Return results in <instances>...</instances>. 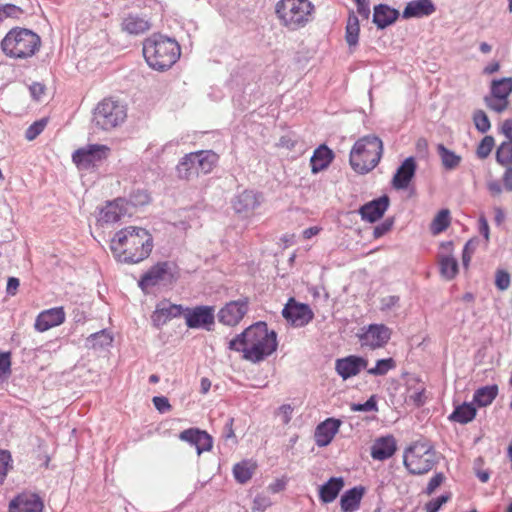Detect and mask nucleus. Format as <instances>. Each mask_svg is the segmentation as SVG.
I'll use <instances>...</instances> for the list:
<instances>
[{"instance_id":"7ed1b4c3","label":"nucleus","mask_w":512,"mask_h":512,"mask_svg":"<svg viewBox=\"0 0 512 512\" xmlns=\"http://www.w3.org/2000/svg\"><path fill=\"white\" fill-rule=\"evenodd\" d=\"M143 55L152 69L165 71L171 68L179 59L181 49L175 39L160 33H154L144 41Z\"/></svg>"},{"instance_id":"774afa93","label":"nucleus","mask_w":512,"mask_h":512,"mask_svg":"<svg viewBox=\"0 0 512 512\" xmlns=\"http://www.w3.org/2000/svg\"><path fill=\"white\" fill-rule=\"evenodd\" d=\"M501 132L505 135L508 141L512 142V119H506L503 122Z\"/></svg>"},{"instance_id":"6ab92c4d","label":"nucleus","mask_w":512,"mask_h":512,"mask_svg":"<svg viewBox=\"0 0 512 512\" xmlns=\"http://www.w3.org/2000/svg\"><path fill=\"white\" fill-rule=\"evenodd\" d=\"M184 311L185 307L182 305L163 301L156 306V309L151 316V320L153 325L159 328L171 319L184 315Z\"/></svg>"},{"instance_id":"09e8293b","label":"nucleus","mask_w":512,"mask_h":512,"mask_svg":"<svg viewBox=\"0 0 512 512\" xmlns=\"http://www.w3.org/2000/svg\"><path fill=\"white\" fill-rule=\"evenodd\" d=\"M48 120L46 118H42L40 120L35 121L31 124L25 132V137L27 140H34L38 135H40L44 128L47 125Z\"/></svg>"},{"instance_id":"f03ea898","label":"nucleus","mask_w":512,"mask_h":512,"mask_svg":"<svg viewBox=\"0 0 512 512\" xmlns=\"http://www.w3.org/2000/svg\"><path fill=\"white\" fill-rule=\"evenodd\" d=\"M153 246V237L149 231L137 226L122 228L114 234L110 242L114 258L125 264H137L147 259Z\"/></svg>"},{"instance_id":"4d7b16f0","label":"nucleus","mask_w":512,"mask_h":512,"mask_svg":"<svg viewBox=\"0 0 512 512\" xmlns=\"http://www.w3.org/2000/svg\"><path fill=\"white\" fill-rule=\"evenodd\" d=\"M12 457L8 450H0V478L3 480L11 466Z\"/></svg>"},{"instance_id":"69168bd1","label":"nucleus","mask_w":512,"mask_h":512,"mask_svg":"<svg viewBox=\"0 0 512 512\" xmlns=\"http://www.w3.org/2000/svg\"><path fill=\"white\" fill-rule=\"evenodd\" d=\"M45 85L40 82H34L29 86L31 96L35 100H40L45 93Z\"/></svg>"},{"instance_id":"a211bd4d","label":"nucleus","mask_w":512,"mask_h":512,"mask_svg":"<svg viewBox=\"0 0 512 512\" xmlns=\"http://www.w3.org/2000/svg\"><path fill=\"white\" fill-rule=\"evenodd\" d=\"M43 502L34 493H21L9 503V512H42Z\"/></svg>"},{"instance_id":"f8f14e48","label":"nucleus","mask_w":512,"mask_h":512,"mask_svg":"<svg viewBox=\"0 0 512 512\" xmlns=\"http://www.w3.org/2000/svg\"><path fill=\"white\" fill-rule=\"evenodd\" d=\"M357 336L362 347L374 350L387 344L391 337V330L384 324H370L363 327Z\"/></svg>"},{"instance_id":"e433bc0d","label":"nucleus","mask_w":512,"mask_h":512,"mask_svg":"<svg viewBox=\"0 0 512 512\" xmlns=\"http://www.w3.org/2000/svg\"><path fill=\"white\" fill-rule=\"evenodd\" d=\"M359 32V19L354 12H351L347 19L345 31V40L350 47L356 46L358 44Z\"/></svg>"},{"instance_id":"79ce46f5","label":"nucleus","mask_w":512,"mask_h":512,"mask_svg":"<svg viewBox=\"0 0 512 512\" xmlns=\"http://www.w3.org/2000/svg\"><path fill=\"white\" fill-rule=\"evenodd\" d=\"M450 224V212L447 209H442L438 212L431 224V231L433 234H439L445 231Z\"/></svg>"},{"instance_id":"4be33fe9","label":"nucleus","mask_w":512,"mask_h":512,"mask_svg":"<svg viewBox=\"0 0 512 512\" xmlns=\"http://www.w3.org/2000/svg\"><path fill=\"white\" fill-rule=\"evenodd\" d=\"M416 161L414 157L406 158L401 165L397 168L393 176L392 185L398 190L406 189L416 172Z\"/></svg>"},{"instance_id":"338daca9","label":"nucleus","mask_w":512,"mask_h":512,"mask_svg":"<svg viewBox=\"0 0 512 512\" xmlns=\"http://www.w3.org/2000/svg\"><path fill=\"white\" fill-rule=\"evenodd\" d=\"M357 6V13L363 18L368 19L370 15V8L367 0H354Z\"/></svg>"},{"instance_id":"4c0bfd02","label":"nucleus","mask_w":512,"mask_h":512,"mask_svg":"<svg viewBox=\"0 0 512 512\" xmlns=\"http://www.w3.org/2000/svg\"><path fill=\"white\" fill-rule=\"evenodd\" d=\"M176 169H177L178 177L181 179L188 180L194 176H198L194 158H193V152L186 154L180 160Z\"/></svg>"},{"instance_id":"6e6552de","label":"nucleus","mask_w":512,"mask_h":512,"mask_svg":"<svg viewBox=\"0 0 512 512\" xmlns=\"http://www.w3.org/2000/svg\"><path fill=\"white\" fill-rule=\"evenodd\" d=\"M126 117L127 110L123 103L113 98H105L94 109L93 123L108 131L122 124Z\"/></svg>"},{"instance_id":"f257e3e1","label":"nucleus","mask_w":512,"mask_h":512,"mask_svg":"<svg viewBox=\"0 0 512 512\" xmlns=\"http://www.w3.org/2000/svg\"><path fill=\"white\" fill-rule=\"evenodd\" d=\"M278 347L277 333L265 322H256L229 341L228 348L242 352V358L259 363L272 355Z\"/></svg>"},{"instance_id":"13d9d810","label":"nucleus","mask_w":512,"mask_h":512,"mask_svg":"<svg viewBox=\"0 0 512 512\" xmlns=\"http://www.w3.org/2000/svg\"><path fill=\"white\" fill-rule=\"evenodd\" d=\"M394 224L393 218H387L383 222H381L379 225L374 227L373 230V236L374 238L378 239L382 236H384L386 233H388Z\"/></svg>"},{"instance_id":"f704fd0d","label":"nucleus","mask_w":512,"mask_h":512,"mask_svg":"<svg viewBox=\"0 0 512 512\" xmlns=\"http://www.w3.org/2000/svg\"><path fill=\"white\" fill-rule=\"evenodd\" d=\"M512 93V77H504L501 79H493L490 86V94L496 98L509 99Z\"/></svg>"},{"instance_id":"b1692460","label":"nucleus","mask_w":512,"mask_h":512,"mask_svg":"<svg viewBox=\"0 0 512 512\" xmlns=\"http://www.w3.org/2000/svg\"><path fill=\"white\" fill-rule=\"evenodd\" d=\"M435 11L436 7L432 0H412L404 8L402 17L404 19L422 18L432 15Z\"/></svg>"},{"instance_id":"9d476101","label":"nucleus","mask_w":512,"mask_h":512,"mask_svg":"<svg viewBox=\"0 0 512 512\" xmlns=\"http://www.w3.org/2000/svg\"><path fill=\"white\" fill-rule=\"evenodd\" d=\"M110 152V148L102 144H89L85 147L77 149L72 154L73 162L81 168L89 169L98 162L106 159Z\"/></svg>"},{"instance_id":"de8ad7c7","label":"nucleus","mask_w":512,"mask_h":512,"mask_svg":"<svg viewBox=\"0 0 512 512\" xmlns=\"http://www.w3.org/2000/svg\"><path fill=\"white\" fill-rule=\"evenodd\" d=\"M23 14V10L14 4L0 5V23L6 18H19Z\"/></svg>"},{"instance_id":"ea45409f","label":"nucleus","mask_w":512,"mask_h":512,"mask_svg":"<svg viewBox=\"0 0 512 512\" xmlns=\"http://www.w3.org/2000/svg\"><path fill=\"white\" fill-rule=\"evenodd\" d=\"M113 341L112 336L106 331L101 330L99 332L91 334L86 340V346L88 348H104L110 346Z\"/></svg>"},{"instance_id":"412c9836","label":"nucleus","mask_w":512,"mask_h":512,"mask_svg":"<svg viewBox=\"0 0 512 512\" xmlns=\"http://www.w3.org/2000/svg\"><path fill=\"white\" fill-rule=\"evenodd\" d=\"M261 204V195L252 190H244L238 194L233 201V208L236 213L247 216Z\"/></svg>"},{"instance_id":"39448f33","label":"nucleus","mask_w":512,"mask_h":512,"mask_svg":"<svg viewBox=\"0 0 512 512\" xmlns=\"http://www.w3.org/2000/svg\"><path fill=\"white\" fill-rule=\"evenodd\" d=\"M41 38L32 30L16 27L11 29L1 41L4 54L14 59L32 57L40 48Z\"/></svg>"},{"instance_id":"473e14b6","label":"nucleus","mask_w":512,"mask_h":512,"mask_svg":"<svg viewBox=\"0 0 512 512\" xmlns=\"http://www.w3.org/2000/svg\"><path fill=\"white\" fill-rule=\"evenodd\" d=\"M150 23L138 15H128L122 22V29L129 34L138 35L149 30Z\"/></svg>"},{"instance_id":"bb28decb","label":"nucleus","mask_w":512,"mask_h":512,"mask_svg":"<svg viewBox=\"0 0 512 512\" xmlns=\"http://www.w3.org/2000/svg\"><path fill=\"white\" fill-rule=\"evenodd\" d=\"M399 17V11L386 4L374 7L373 22L379 29H384L393 24Z\"/></svg>"},{"instance_id":"393cba45","label":"nucleus","mask_w":512,"mask_h":512,"mask_svg":"<svg viewBox=\"0 0 512 512\" xmlns=\"http://www.w3.org/2000/svg\"><path fill=\"white\" fill-rule=\"evenodd\" d=\"M396 451V441L393 436H383L377 438L371 447V457L375 460L383 461L394 455Z\"/></svg>"},{"instance_id":"7c9ffc66","label":"nucleus","mask_w":512,"mask_h":512,"mask_svg":"<svg viewBox=\"0 0 512 512\" xmlns=\"http://www.w3.org/2000/svg\"><path fill=\"white\" fill-rule=\"evenodd\" d=\"M197 174H208L218 161V155L210 150L193 152Z\"/></svg>"},{"instance_id":"58836bf2","label":"nucleus","mask_w":512,"mask_h":512,"mask_svg":"<svg viewBox=\"0 0 512 512\" xmlns=\"http://www.w3.org/2000/svg\"><path fill=\"white\" fill-rule=\"evenodd\" d=\"M254 469V466L249 461L236 463L233 467L235 480L240 484H245L252 478Z\"/></svg>"},{"instance_id":"f3484780","label":"nucleus","mask_w":512,"mask_h":512,"mask_svg":"<svg viewBox=\"0 0 512 512\" xmlns=\"http://www.w3.org/2000/svg\"><path fill=\"white\" fill-rule=\"evenodd\" d=\"M368 361L360 356L350 355L336 360L335 370L344 379L356 376L367 367Z\"/></svg>"},{"instance_id":"864d4df0","label":"nucleus","mask_w":512,"mask_h":512,"mask_svg":"<svg viewBox=\"0 0 512 512\" xmlns=\"http://www.w3.org/2000/svg\"><path fill=\"white\" fill-rule=\"evenodd\" d=\"M450 499L449 494L440 495L425 504L426 512H438L441 507Z\"/></svg>"},{"instance_id":"5701e85b","label":"nucleus","mask_w":512,"mask_h":512,"mask_svg":"<svg viewBox=\"0 0 512 512\" xmlns=\"http://www.w3.org/2000/svg\"><path fill=\"white\" fill-rule=\"evenodd\" d=\"M341 421L335 418H328L317 425L315 429V442L318 447H325L331 443L334 436L338 432Z\"/></svg>"},{"instance_id":"20e7f679","label":"nucleus","mask_w":512,"mask_h":512,"mask_svg":"<svg viewBox=\"0 0 512 512\" xmlns=\"http://www.w3.org/2000/svg\"><path fill=\"white\" fill-rule=\"evenodd\" d=\"M383 153V143L375 135H367L355 142L349 162L352 169L359 174H366L379 163Z\"/></svg>"},{"instance_id":"3c124183","label":"nucleus","mask_w":512,"mask_h":512,"mask_svg":"<svg viewBox=\"0 0 512 512\" xmlns=\"http://www.w3.org/2000/svg\"><path fill=\"white\" fill-rule=\"evenodd\" d=\"M510 283V274L506 270L498 269L495 273V285L497 289L505 291L509 288Z\"/></svg>"},{"instance_id":"72a5a7b5","label":"nucleus","mask_w":512,"mask_h":512,"mask_svg":"<svg viewBox=\"0 0 512 512\" xmlns=\"http://www.w3.org/2000/svg\"><path fill=\"white\" fill-rule=\"evenodd\" d=\"M498 394L497 385H487L478 388L473 395V402L479 407H486L490 405Z\"/></svg>"},{"instance_id":"49530a36","label":"nucleus","mask_w":512,"mask_h":512,"mask_svg":"<svg viewBox=\"0 0 512 512\" xmlns=\"http://www.w3.org/2000/svg\"><path fill=\"white\" fill-rule=\"evenodd\" d=\"M473 122L476 129L481 133H486L491 127L490 120L483 110H476L473 113Z\"/></svg>"},{"instance_id":"9b49d317","label":"nucleus","mask_w":512,"mask_h":512,"mask_svg":"<svg viewBox=\"0 0 512 512\" xmlns=\"http://www.w3.org/2000/svg\"><path fill=\"white\" fill-rule=\"evenodd\" d=\"M249 311V298L242 297L226 303L217 313L218 321L223 325H238Z\"/></svg>"},{"instance_id":"c85d7f7f","label":"nucleus","mask_w":512,"mask_h":512,"mask_svg":"<svg viewBox=\"0 0 512 512\" xmlns=\"http://www.w3.org/2000/svg\"><path fill=\"white\" fill-rule=\"evenodd\" d=\"M334 158L333 151L326 145H320L310 159L311 171L316 174L326 169Z\"/></svg>"},{"instance_id":"4468645a","label":"nucleus","mask_w":512,"mask_h":512,"mask_svg":"<svg viewBox=\"0 0 512 512\" xmlns=\"http://www.w3.org/2000/svg\"><path fill=\"white\" fill-rule=\"evenodd\" d=\"M126 215H131L128 201L124 198H117L112 202H108L100 210L98 221L101 224H113Z\"/></svg>"},{"instance_id":"603ef678","label":"nucleus","mask_w":512,"mask_h":512,"mask_svg":"<svg viewBox=\"0 0 512 512\" xmlns=\"http://www.w3.org/2000/svg\"><path fill=\"white\" fill-rule=\"evenodd\" d=\"M351 410L355 412L377 411V401L375 396H371L365 403H353Z\"/></svg>"},{"instance_id":"ddd939ff","label":"nucleus","mask_w":512,"mask_h":512,"mask_svg":"<svg viewBox=\"0 0 512 512\" xmlns=\"http://www.w3.org/2000/svg\"><path fill=\"white\" fill-rule=\"evenodd\" d=\"M283 317L295 327H303L313 319L309 305L298 303L290 298L282 310Z\"/></svg>"},{"instance_id":"c756f323","label":"nucleus","mask_w":512,"mask_h":512,"mask_svg":"<svg viewBox=\"0 0 512 512\" xmlns=\"http://www.w3.org/2000/svg\"><path fill=\"white\" fill-rule=\"evenodd\" d=\"M344 487L342 477H331L319 488V498L323 503L333 502Z\"/></svg>"},{"instance_id":"bf43d9fd","label":"nucleus","mask_w":512,"mask_h":512,"mask_svg":"<svg viewBox=\"0 0 512 512\" xmlns=\"http://www.w3.org/2000/svg\"><path fill=\"white\" fill-rule=\"evenodd\" d=\"M150 197L149 195L144 191H137L131 194L130 199L127 200L129 203V208L131 206L135 207L138 205H145L149 202Z\"/></svg>"},{"instance_id":"052dcab7","label":"nucleus","mask_w":512,"mask_h":512,"mask_svg":"<svg viewBox=\"0 0 512 512\" xmlns=\"http://www.w3.org/2000/svg\"><path fill=\"white\" fill-rule=\"evenodd\" d=\"M400 301L399 296L389 295L383 297L380 301V310L381 311H389L392 308L396 307Z\"/></svg>"},{"instance_id":"0e129e2a","label":"nucleus","mask_w":512,"mask_h":512,"mask_svg":"<svg viewBox=\"0 0 512 512\" xmlns=\"http://www.w3.org/2000/svg\"><path fill=\"white\" fill-rule=\"evenodd\" d=\"M271 505V501L268 497L263 495H257L253 501V509L258 511H264Z\"/></svg>"},{"instance_id":"a878e982","label":"nucleus","mask_w":512,"mask_h":512,"mask_svg":"<svg viewBox=\"0 0 512 512\" xmlns=\"http://www.w3.org/2000/svg\"><path fill=\"white\" fill-rule=\"evenodd\" d=\"M168 267L169 265L167 262H159L151 267L139 280V286L141 289L145 290L149 287H153L160 281L164 280L168 273Z\"/></svg>"},{"instance_id":"37998d69","label":"nucleus","mask_w":512,"mask_h":512,"mask_svg":"<svg viewBox=\"0 0 512 512\" xmlns=\"http://www.w3.org/2000/svg\"><path fill=\"white\" fill-rule=\"evenodd\" d=\"M496 161L505 166L512 163V142L505 141L497 148Z\"/></svg>"},{"instance_id":"aec40b11","label":"nucleus","mask_w":512,"mask_h":512,"mask_svg":"<svg viewBox=\"0 0 512 512\" xmlns=\"http://www.w3.org/2000/svg\"><path fill=\"white\" fill-rule=\"evenodd\" d=\"M65 321V312L63 307H54L42 311L36 318L35 329L39 332H45L53 327L59 326Z\"/></svg>"},{"instance_id":"680f3d73","label":"nucleus","mask_w":512,"mask_h":512,"mask_svg":"<svg viewBox=\"0 0 512 512\" xmlns=\"http://www.w3.org/2000/svg\"><path fill=\"white\" fill-rule=\"evenodd\" d=\"M152 402H153L155 408L160 413H166V412L170 411V409H171L169 400L165 396H154L152 399Z\"/></svg>"},{"instance_id":"c9c22d12","label":"nucleus","mask_w":512,"mask_h":512,"mask_svg":"<svg viewBox=\"0 0 512 512\" xmlns=\"http://www.w3.org/2000/svg\"><path fill=\"white\" fill-rule=\"evenodd\" d=\"M440 274L446 280H452L458 273V262L450 255L439 256Z\"/></svg>"},{"instance_id":"2f4dec72","label":"nucleus","mask_w":512,"mask_h":512,"mask_svg":"<svg viewBox=\"0 0 512 512\" xmlns=\"http://www.w3.org/2000/svg\"><path fill=\"white\" fill-rule=\"evenodd\" d=\"M476 416V408L473 403H463L457 405L453 412L448 416V420L460 424H467L471 422Z\"/></svg>"},{"instance_id":"423d86ee","label":"nucleus","mask_w":512,"mask_h":512,"mask_svg":"<svg viewBox=\"0 0 512 512\" xmlns=\"http://www.w3.org/2000/svg\"><path fill=\"white\" fill-rule=\"evenodd\" d=\"M313 8L309 0H280L276 14L286 27L296 30L309 21Z\"/></svg>"},{"instance_id":"c03bdc74","label":"nucleus","mask_w":512,"mask_h":512,"mask_svg":"<svg viewBox=\"0 0 512 512\" xmlns=\"http://www.w3.org/2000/svg\"><path fill=\"white\" fill-rule=\"evenodd\" d=\"M485 105L496 113L504 112L509 106V99L496 98L494 95L489 94L484 97Z\"/></svg>"},{"instance_id":"dca6fc26","label":"nucleus","mask_w":512,"mask_h":512,"mask_svg":"<svg viewBox=\"0 0 512 512\" xmlns=\"http://www.w3.org/2000/svg\"><path fill=\"white\" fill-rule=\"evenodd\" d=\"M179 439L189 443L196 448L197 454L210 451L213 446L212 437L198 428H189L179 434Z\"/></svg>"},{"instance_id":"8fccbe9b","label":"nucleus","mask_w":512,"mask_h":512,"mask_svg":"<svg viewBox=\"0 0 512 512\" xmlns=\"http://www.w3.org/2000/svg\"><path fill=\"white\" fill-rule=\"evenodd\" d=\"M494 138L492 136H485L481 142L479 143L477 147V156L480 159H485L489 156L491 153L493 147H494Z\"/></svg>"},{"instance_id":"a18cd8bd","label":"nucleus","mask_w":512,"mask_h":512,"mask_svg":"<svg viewBox=\"0 0 512 512\" xmlns=\"http://www.w3.org/2000/svg\"><path fill=\"white\" fill-rule=\"evenodd\" d=\"M395 367V361L392 358L377 360L376 365L368 370V373L374 376H383L389 370Z\"/></svg>"},{"instance_id":"e2e57ef3","label":"nucleus","mask_w":512,"mask_h":512,"mask_svg":"<svg viewBox=\"0 0 512 512\" xmlns=\"http://www.w3.org/2000/svg\"><path fill=\"white\" fill-rule=\"evenodd\" d=\"M444 475L442 473L435 474L427 484L426 494L431 495L443 482Z\"/></svg>"},{"instance_id":"0eeeda50","label":"nucleus","mask_w":512,"mask_h":512,"mask_svg":"<svg viewBox=\"0 0 512 512\" xmlns=\"http://www.w3.org/2000/svg\"><path fill=\"white\" fill-rule=\"evenodd\" d=\"M403 463L411 474H425L436 464V452L427 442H415L405 450Z\"/></svg>"},{"instance_id":"6e6d98bb","label":"nucleus","mask_w":512,"mask_h":512,"mask_svg":"<svg viewBox=\"0 0 512 512\" xmlns=\"http://www.w3.org/2000/svg\"><path fill=\"white\" fill-rule=\"evenodd\" d=\"M11 372V357L9 352L0 353V381L5 379Z\"/></svg>"},{"instance_id":"1a4fd4ad","label":"nucleus","mask_w":512,"mask_h":512,"mask_svg":"<svg viewBox=\"0 0 512 512\" xmlns=\"http://www.w3.org/2000/svg\"><path fill=\"white\" fill-rule=\"evenodd\" d=\"M185 324L190 329L212 331L215 324V309L213 306L199 305L193 308L185 307Z\"/></svg>"},{"instance_id":"5fc2aeb1","label":"nucleus","mask_w":512,"mask_h":512,"mask_svg":"<svg viewBox=\"0 0 512 512\" xmlns=\"http://www.w3.org/2000/svg\"><path fill=\"white\" fill-rule=\"evenodd\" d=\"M477 247V240L471 239L466 242L462 251V263L465 268L468 267L471 257Z\"/></svg>"},{"instance_id":"a19ab883","label":"nucleus","mask_w":512,"mask_h":512,"mask_svg":"<svg viewBox=\"0 0 512 512\" xmlns=\"http://www.w3.org/2000/svg\"><path fill=\"white\" fill-rule=\"evenodd\" d=\"M437 150L438 154L440 155L442 164L446 169L452 170L459 165L461 161L460 156L456 155L453 151L447 149L443 144H439L437 146Z\"/></svg>"},{"instance_id":"cd10ccee","label":"nucleus","mask_w":512,"mask_h":512,"mask_svg":"<svg viewBox=\"0 0 512 512\" xmlns=\"http://www.w3.org/2000/svg\"><path fill=\"white\" fill-rule=\"evenodd\" d=\"M365 489L362 486L353 487L345 491L340 499L342 512H355L359 509Z\"/></svg>"},{"instance_id":"2eb2a0df","label":"nucleus","mask_w":512,"mask_h":512,"mask_svg":"<svg viewBox=\"0 0 512 512\" xmlns=\"http://www.w3.org/2000/svg\"><path fill=\"white\" fill-rule=\"evenodd\" d=\"M390 204L389 196L384 194L362 205L358 213L363 221L375 223L383 217Z\"/></svg>"}]
</instances>
